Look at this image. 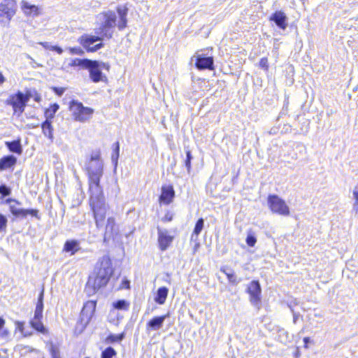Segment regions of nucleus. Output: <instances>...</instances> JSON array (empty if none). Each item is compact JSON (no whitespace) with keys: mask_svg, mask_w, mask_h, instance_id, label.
<instances>
[{"mask_svg":"<svg viewBox=\"0 0 358 358\" xmlns=\"http://www.w3.org/2000/svg\"><path fill=\"white\" fill-rule=\"evenodd\" d=\"M103 174V162L100 158L99 152H97L94 155H91V200L94 199L92 210L98 229L104 226L107 210L103 188L100 185V179Z\"/></svg>","mask_w":358,"mask_h":358,"instance_id":"nucleus-1","label":"nucleus"},{"mask_svg":"<svg viewBox=\"0 0 358 358\" xmlns=\"http://www.w3.org/2000/svg\"><path fill=\"white\" fill-rule=\"evenodd\" d=\"M117 13L119 15L118 22L117 14L113 10L104 11L96 15L93 29L94 35H91V45L97 41H102L105 38H111L116 26L120 31L127 27V8L119 6L117 8Z\"/></svg>","mask_w":358,"mask_h":358,"instance_id":"nucleus-2","label":"nucleus"},{"mask_svg":"<svg viewBox=\"0 0 358 358\" xmlns=\"http://www.w3.org/2000/svg\"><path fill=\"white\" fill-rule=\"evenodd\" d=\"M96 269H97V272L94 282V289L105 286L113 273V268L110 258L108 256L101 257L96 264Z\"/></svg>","mask_w":358,"mask_h":358,"instance_id":"nucleus-3","label":"nucleus"},{"mask_svg":"<svg viewBox=\"0 0 358 358\" xmlns=\"http://www.w3.org/2000/svg\"><path fill=\"white\" fill-rule=\"evenodd\" d=\"M69 109L76 121L85 122L90 116V108L85 107L78 100H72L69 103Z\"/></svg>","mask_w":358,"mask_h":358,"instance_id":"nucleus-4","label":"nucleus"},{"mask_svg":"<svg viewBox=\"0 0 358 358\" xmlns=\"http://www.w3.org/2000/svg\"><path fill=\"white\" fill-rule=\"evenodd\" d=\"M268 204L273 213L283 216H289L290 214L289 206L278 195H269L268 197Z\"/></svg>","mask_w":358,"mask_h":358,"instance_id":"nucleus-5","label":"nucleus"},{"mask_svg":"<svg viewBox=\"0 0 358 358\" xmlns=\"http://www.w3.org/2000/svg\"><path fill=\"white\" fill-rule=\"evenodd\" d=\"M110 66L103 62L96 60H91V80L94 83L103 82L106 83L108 78L106 75L102 73V70L109 71Z\"/></svg>","mask_w":358,"mask_h":358,"instance_id":"nucleus-6","label":"nucleus"},{"mask_svg":"<svg viewBox=\"0 0 358 358\" xmlns=\"http://www.w3.org/2000/svg\"><path fill=\"white\" fill-rule=\"evenodd\" d=\"M6 103L11 106L14 113H19V115L24 111L27 105L24 93L20 91H17L15 94H10L6 101Z\"/></svg>","mask_w":358,"mask_h":358,"instance_id":"nucleus-7","label":"nucleus"},{"mask_svg":"<svg viewBox=\"0 0 358 358\" xmlns=\"http://www.w3.org/2000/svg\"><path fill=\"white\" fill-rule=\"evenodd\" d=\"M16 10V2L15 0H3L0 3V21L8 22Z\"/></svg>","mask_w":358,"mask_h":358,"instance_id":"nucleus-8","label":"nucleus"},{"mask_svg":"<svg viewBox=\"0 0 358 358\" xmlns=\"http://www.w3.org/2000/svg\"><path fill=\"white\" fill-rule=\"evenodd\" d=\"M247 291L250 294V303L259 308L261 303L262 289L259 281L252 280L248 285Z\"/></svg>","mask_w":358,"mask_h":358,"instance_id":"nucleus-9","label":"nucleus"},{"mask_svg":"<svg viewBox=\"0 0 358 358\" xmlns=\"http://www.w3.org/2000/svg\"><path fill=\"white\" fill-rule=\"evenodd\" d=\"M195 59V66L199 70H213L214 59L213 57H206L203 54H196L192 57V61Z\"/></svg>","mask_w":358,"mask_h":358,"instance_id":"nucleus-10","label":"nucleus"},{"mask_svg":"<svg viewBox=\"0 0 358 358\" xmlns=\"http://www.w3.org/2000/svg\"><path fill=\"white\" fill-rule=\"evenodd\" d=\"M88 303L89 301H87L84 304L83 309L80 312L79 320L77 322L75 327V334L78 335L80 334L84 331V329L90 322Z\"/></svg>","mask_w":358,"mask_h":358,"instance_id":"nucleus-11","label":"nucleus"},{"mask_svg":"<svg viewBox=\"0 0 358 358\" xmlns=\"http://www.w3.org/2000/svg\"><path fill=\"white\" fill-rule=\"evenodd\" d=\"M159 248L162 251H165L173 241V236L169 234L168 230L157 227Z\"/></svg>","mask_w":358,"mask_h":358,"instance_id":"nucleus-12","label":"nucleus"},{"mask_svg":"<svg viewBox=\"0 0 358 358\" xmlns=\"http://www.w3.org/2000/svg\"><path fill=\"white\" fill-rule=\"evenodd\" d=\"M270 20L275 22V24L281 29L285 30L287 27V17L285 13L281 10L275 11L270 17Z\"/></svg>","mask_w":358,"mask_h":358,"instance_id":"nucleus-13","label":"nucleus"},{"mask_svg":"<svg viewBox=\"0 0 358 358\" xmlns=\"http://www.w3.org/2000/svg\"><path fill=\"white\" fill-rule=\"evenodd\" d=\"M175 196V191L173 186L168 185L164 186L162 188V194L159 196L160 202L164 204H170Z\"/></svg>","mask_w":358,"mask_h":358,"instance_id":"nucleus-14","label":"nucleus"},{"mask_svg":"<svg viewBox=\"0 0 358 358\" xmlns=\"http://www.w3.org/2000/svg\"><path fill=\"white\" fill-rule=\"evenodd\" d=\"M169 317V314L155 317L152 319H151L147 324V329L152 330V331H157L161 329L163 326V324L165 321V320Z\"/></svg>","mask_w":358,"mask_h":358,"instance_id":"nucleus-15","label":"nucleus"},{"mask_svg":"<svg viewBox=\"0 0 358 358\" xmlns=\"http://www.w3.org/2000/svg\"><path fill=\"white\" fill-rule=\"evenodd\" d=\"M17 158L13 155H8L0 159V171H3L15 166Z\"/></svg>","mask_w":358,"mask_h":358,"instance_id":"nucleus-16","label":"nucleus"},{"mask_svg":"<svg viewBox=\"0 0 358 358\" xmlns=\"http://www.w3.org/2000/svg\"><path fill=\"white\" fill-rule=\"evenodd\" d=\"M43 294L44 290L43 289L38 298V302L36 303V309L34 311V316L33 319H42L43 318Z\"/></svg>","mask_w":358,"mask_h":358,"instance_id":"nucleus-17","label":"nucleus"},{"mask_svg":"<svg viewBox=\"0 0 358 358\" xmlns=\"http://www.w3.org/2000/svg\"><path fill=\"white\" fill-rule=\"evenodd\" d=\"M22 9L27 15H34L36 16L39 15L38 8L36 6L31 5L24 1H22Z\"/></svg>","mask_w":358,"mask_h":358,"instance_id":"nucleus-18","label":"nucleus"},{"mask_svg":"<svg viewBox=\"0 0 358 358\" xmlns=\"http://www.w3.org/2000/svg\"><path fill=\"white\" fill-rule=\"evenodd\" d=\"M79 242L76 240L66 241L64 245L63 250L66 252H71V255L75 254L78 250Z\"/></svg>","mask_w":358,"mask_h":358,"instance_id":"nucleus-19","label":"nucleus"},{"mask_svg":"<svg viewBox=\"0 0 358 358\" xmlns=\"http://www.w3.org/2000/svg\"><path fill=\"white\" fill-rule=\"evenodd\" d=\"M43 134L47 136L51 141H53V127L52 125V121L45 120L42 125Z\"/></svg>","mask_w":358,"mask_h":358,"instance_id":"nucleus-20","label":"nucleus"},{"mask_svg":"<svg viewBox=\"0 0 358 358\" xmlns=\"http://www.w3.org/2000/svg\"><path fill=\"white\" fill-rule=\"evenodd\" d=\"M169 289L166 287H159L157 292V296L155 298V301L160 305L165 303L167 298Z\"/></svg>","mask_w":358,"mask_h":358,"instance_id":"nucleus-21","label":"nucleus"},{"mask_svg":"<svg viewBox=\"0 0 358 358\" xmlns=\"http://www.w3.org/2000/svg\"><path fill=\"white\" fill-rule=\"evenodd\" d=\"M204 227V220L203 218H199L196 222L193 233L191 235V241H196L198 236L201 232L202 229Z\"/></svg>","mask_w":358,"mask_h":358,"instance_id":"nucleus-22","label":"nucleus"},{"mask_svg":"<svg viewBox=\"0 0 358 358\" xmlns=\"http://www.w3.org/2000/svg\"><path fill=\"white\" fill-rule=\"evenodd\" d=\"M6 145L10 152L18 155L22 154V148L20 139L17 141H13L10 142H6Z\"/></svg>","mask_w":358,"mask_h":358,"instance_id":"nucleus-23","label":"nucleus"},{"mask_svg":"<svg viewBox=\"0 0 358 358\" xmlns=\"http://www.w3.org/2000/svg\"><path fill=\"white\" fill-rule=\"evenodd\" d=\"M42 319H32L30 321L31 326L36 329L37 331L45 334L48 333L47 329L44 327L43 324L41 322Z\"/></svg>","mask_w":358,"mask_h":358,"instance_id":"nucleus-24","label":"nucleus"},{"mask_svg":"<svg viewBox=\"0 0 358 358\" xmlns=\"http://www.w3.org/2000/svg\"><path fill=\"white\" fill-rule=\"evenodd\" d=\"M59 108V106L57 103L50 105L45 111V120L52 121Z\"/></svg>","mask_w":358,"mask_h":358,"instance_id":"nucleus-25","label":"nucleus"},{"mask_svg":"<svg viewBox=\"0 0 358 358\" xmlns=\"http://www.w3.org/2000/svg\"><path fill=\"white\" fill-rule=\"evenodd\" d=\"M71 66H80L83 69H90V59H73L69 64Z\"/></svg>","mask_w":358,"mask_h":358,"instance_id":"nucleus-26","label":"nucleus"},{"mask_svg":"<svg viewBox=\"0 0 358 358\" xmlns=\"http://www.w3.org/2000/svg\"><path fill=\"white\" fill-rule=\"evenodd\" d=\"M113 153L111 155V161L115 166V169H116L120 156V143L118 141L115 142L113 145Z\"/></svg>","mask_w":358,"mask_h":358,"instance_id":"nucleus-27","label":"nucleus"},{"mask_svg":"<svg viewBox=\"0 0 358 358\" xmlns=\"http://www.w3.org/2000/svg\"><path fill=\"white\" fill-rule=\"evenodd\" d=\"M220 271L224 273L227 275L229 282L236 285L240 282V280H237L236 275L232 272L231 269H228L225 267H222L220 268Z\"/></svg>","mask_w":358,"mask_h":358,"instance_id":"nucleus-28","label":"nucleus"},{"mask_svg":"<svg viewBox=\"0 0 358 358\" xmlns=\"http://www.w3.org/2000/svg\"><path fill=\"white\" fill-rule=\"evenodd\" d=\"M117 352L114 348L108 347L101 352V358H115Z\"/></svg>","mask_w":358,"mask_h":358,"instance_id":"nucleus-29","label":"nucleus"},{"mask_svg":"<svg viewBox=\"0 0 358 358\" xmlns=\"http://www.w3.org/2000/svg\"><path fill=\"white\" fill-rule=\"evenodd\" d=\"M113 306L117 310H127L129 308V303L127 301L121 299L114 302Z\"/></svg>","mask_w":358,"mask_h":358,"instance_id":"nucleus-30","label":"nucleus"},{"mask_svg":"<svg viewBox=\"0 0 358 358\" xmlns=\"http://www.w3.org/2000/svg\"><path fill=\"white\" fill-rule=\"evenodd\" d=\"M10 210L11 213L16 217H19V216L26 217L25 209L17 208L15 206L10 205Z\"/></svg>","mask_w":358,"mask_h":358,"instance_id":"nucleus-31","label":"nucleus"},{"mask_svg":"<svg viewBox=\"0 0 358 358\" xmlns=\"http://www.w3.org/2000/svg\"><path fill=\"white\" fill-rule=\"evenodd\" d=\"M124 338V333L120 334H110L107 338V341L109 343H115L122 341Z\"/></svg>","mask_w":358,"mask_h":358,"instance_id":"nucleus-32","label":"nucleus"},{"mask_svg":"<svg viewBox=\"0 0 358 358\" xmlns=\"http://www.w3.org/2000/svg\"><path fill=\"white\" fill-rule=\"evenodd\" d=\"M49 350L52 358H61L59 348L55 344L50 345Z\"/></svg>","mask_w":358,"mask_h":358,"instance_id":"nucleus-33","label":"nucleus"},{"mask_svg":"<svg viewBox=\"0 0 358 358\" xmlns=\"http://www.w3.org/2000/svg\"><path fill=\"white\" fill-rule=\"evenodd\" d=\"M80 43L85 48L87 52H90V36H83L79 38Z\"/></svg>","mask_w":358,"mask_h":358,"instance_id":"nucleus-34","label":"nucleus"},{"mask_svg":"<svg viewBox=\"0 0 358 358\" xmlns=\"http://www.w3.org/2000/svg\"><path fill=\"white\" fill-rule=\"evenodd\" d=\"M245 241L249 246L253 247L257 243V238L252 233L250 232L248 234Z\"/></svg>","mask_w":358,"mask_h":358,"instance_id":"nucleus-35","label":"nucleus"},{"mask_svg":"<svg viewBox=\"0 0 358 358\" xmlns=\"http://www.w3.org/2000/svg\"><path fill=\"white\" fill-rule=\"evenodd\" d=\"M192 159V156L190 150H186V159L185 160V165L187 169V171L189 173L191 169V160Z\"/></svg>","mask_w":358,"mask_h":358,"instance_id":"nucleus-36","label":"nucleus"},{"mask_svg":"<svg viewBox=\"0 0 358 358\" xmlns=\"http://www.w3.org/2000/svg\"><path fill=\"white\" fill-rule=\"evenodd\" d=\"M353 198L355 200L353 204V210L358 212V187H355L353 190Z\"/></svg>","mask_w":358,"mask_h":358,"instance_id":"nucleus-37","label":"nucleus"},{"mask_svg":"<svg viewBox=\"0 0 358 358\" xmlns=\"http://www.w3.org/2000/svg\"><path fill=\"white\" fill-rule=\"evenodd\" d=\"M115 225V219L113 217H108L107 220V224L106 226V230L108 232L110 231L111 232L113 231V228Z\"/></svg>","mask_w":358,"mask_h":358,"instance_id":"nucleus-38","label":"nucleus"},{"mask_svg":"<svg viewBox=\"0 0 358 358\" xmlns=\"http://www.w3.org/2000/svg\"><path fill=\"white\" fill-rule=\"evenodd\" d=\"M68 50L71 55H82L84 53V51L80 47L69 48Z\"/></svg>","mask_w":358,"mask_h":358,"instance_id":"nucleus-39","label":"nucleus"},{"mask_svg":"<svg viewBox=\"0 0 358 358\" xmlns=\"http://www.w3.org/2000/svg\"><path fill=\"white\" fill-rule=\"evenodd\" d=\"M0 194L3 196H6L11 194V190L6 185H0Z\"/></svg>","mask_w":358,"mask_h":358,"instance_id":"nucleus-40","label":"nucleus"},{"mask_svg":"<svg viewBox=\"0 0 358 358\" xmlns=\"http://www.w3.org/2000/svg\"><path fill=\"white\" fill-rule=\"evenodd\" d=\"M7 222L6 217L0 213V232L6 228Z\"/></svg>","mask_w":358,"mask_h":358,"instance_id":"nucleus-41","label":"nucleus"},{"mask_svg":"<svg viewBox=\"0 0 358 358\" xmlns=\"http://www.w3.org/2000/svg\"><path fill=\"white\" fill-rule=\"evenodd\" d=\"M173 213L171 211H167L164 216V217L162 219L163 222H171L173 218Z\"/></svg>","mask_w":358,"mask_h":358,"instance_id":"nucleus-42","label":"nucleus"},{"mask_svg":"<svg viewBox=\"0 0 358 358\" xmlns=\"http://www.w3.org/2000/svg\"><path fill=\"white\" fill-rule=\"evenodd\" d=\"M52 91L57 94L58 96H61L65 92L66 88L64 87H53L52 88Z\"/></svg>","mask_w":358,"mask_h":358,"instance_id":"nucleus-43","label":"nucleus"},{"mask_svg":"<svg viewBox=\"0 0 358 358\" xmlns=\"http://www.w3.org/2000/svg\"><path fill=\"white\" fill-rule=\"evenodd\" d=\"M25 212H26V216L27 215H31L34 217H36L38 220L40 219V217L38 216V211L36 209H27V210L25 209Z\"/></svg>","mask_w":358,"mask_h":358,"instance_id":"nucleus-44","label":"nucleus"},{"mask_svg":"<svg viewBox=\"0 0 358 358\" xmlns=\"http://www.w3.org/2000/svg\"><path fill=\"white\" fill-rule=\"evenodd\" d=\"M93 45L94 43L91 45V52H96V50H99L103 46V43H102V41H100L99 43L96 44L94 45Z\"/></svg>","mask_w":358,"mask_h":358,"instance_id":"nucleus-45","label":"nucleus"},{"mask_svg":"<svg viewBox=\"0 0 358 358\" xmlns=\"http://www.w3.org/2000/svg\"><path fill=\"white\" fill-rule=\"evenodd\" d=\"M259 66L263 69L268 68V59L266 57H263L259 61Z\"/></svg>","mask_w":358,"mask_h":358,"instance_id":"nucleus-46","label":"nucleus"},{"mask_svg":"<svg viewBox=\"0 0 358 358\" xmlns=\"http://www.w3.org/2000/svg\"><path fill=\"white\" fill-rule=\"evenodd\" d=\"M51 50L56 51L58 54H62L63 52L62 48L57 45L51 46Z\"/></svg>","mask_w":358,"mask_h":358,"instance_id":"nucleus-47","label":"nucleus"},{"mask_svg":"<svg viewBox=\"0 0 358 358\" xmlns=\"http://www.w3.org/2000/svg\"><path fill=\"white\" fill-rule=\"evenodd\" d=\"M129 281L127 280H124L122 282V285L120 286V288H125L129 289Z\"/></svg>","mask_w":358,"mask_h":358,"instance_id":"nucleus-48","label":"nucleus"},{"mask_svg":"<svg viewBox=\"0 0 358 358\" xmlns=\"http://www.w3.org/2000/svg\"><path fill=\"white\" fill-rule=\"evenodd\" d=\"M24 96L26 99V103L29 101V99L32 97V94L31 91L28 90L27 91L26 94H24Z\"/></svg>","mask_w":358,"mask_h":358,"instance_id":"nucleus-49","label":"nucleus"},{"mask_svg":"<svg viewBox=\"0 0 358 358\" xmlns=\"http://www.w3.org/2000/svg\"><path fill=\"white\" fill-rule=\"evenodd\" d=\"M195 243L194 248H193V254H195L198 249L200 247V243L198 242V238L196 239V241H194Z\"/></svg>","mask_w":358,"mask_h":358,"instance_id":"nucleus-50","label":"nucleus"},{"mask_svg":"<svg viewBox=\"0 0 358 358\" xmlns=\"http://www.w3.org/2000/svg\"><path fill=\"white\" fill-rule=\"evenodd\" d=\"M38 44H40L41 45H42L44 48L45 49H50L51 50V46L49 43L48 42H40L38 43Z\"/></svg>","mask_w":358,"mask_h":358,"instance_id":"nucleus-51","label":"nucleus"},{"mask_svg":"<svg viewBox=\"0 0 358 358\" xmlns=\"http://www.w3.org/2000/svg\"><path fill=\"white\" fill-rule=\"evenodd\" d=\"M299 315L298 313H294V312L293 311V322H294V324H296V321H297V320H298V317H299Z\"/></svg>","mask_w":358,"mask_h":358,"instance_id":"nucleus-52","label":"nucleus"},{"mask_svg":"<svg viewBox=\"0 0 358 358\" xmlns=\"http://www.w3.org/2000/svg\"><path fill=\"white\" fill-rule=\"evenodd\" d=\"M5 81V78L1 73H0V85Z\"/></svg>","mask_w":358,"mask_h":358,"instance_id":"nucleus-53","label":"nucleus"},{"mask_svg":"<svg viewBox=\"0 0 358 358\" xmlns=\"http://www.w3.org/2000/svg\"><path fill=\"white\" fill-rule=\"evenodd\" d=\"M5 321L3 318L0 317V329L3 327Z\"/></svg>","mask_w":358,"mask_h":358,"instance_id":"nucleus-54","label":"nucleus"},{"mask_svg":"<svg viewBox=\"0 0 358 358\" xmlns=\"http://www.w3.org/2000/svg\"><path fill=\"white\" fill-rule=\"evenodd\" d=\"M12 201H15V202H16L18 204L20 203L17 201H15V199H8L6 200V203H10Z\"/></svg>","mask_w":358,"mask_h":358,"instance_id":"nucleus-55","label":"nucleus"},{"mask_svg":"<svg viewBox=\"0 0 358 358\" xmlns=\"http://www.w3.org/2000/svg\"><path fill=\"white\" fill-rule=\"evenodd\" d=\"M90 303H91V305L93 306V311H94L95 310V306H96V302L93 301H90Z\"/></svg>","mask_w":358,"mask_h":358,"instance_id":"nucleus-56","label":"nucleus"},{"mask_svg":"<svg viewBox=\"0 0 358 358\" xmlns=\"http://www.w3.org/2000/svg\"><path fill=\"white\" fill-rule=\"evenodd\" d=\"M34 100L37 102H39L41 101V97L38 95H37L34 97Z\"/></svg>","mask_w":358,"mask_h":358,"instance_id":"nucleus-57","label":"nucleus"},{"mask_svg":"<svg viewBox=\"0 0 358 358\" xmlns=\"http://www.w3.org/2000/svg\"><path fill=\"white\" fill-rule=\"evenodd\" d=\"M309 340H310V338H309L308 337H305V338H303V341H304V343H305L306 344V343H308L309 342Z\"/></svg>","mask_w":358,"mask_h":358,"instance_id":"nucleus-58","label":"nucleus"},{"mask_svg":"<svg viewBox=\"0 0 358 358\" xmlns=\"http://www.w3.org/2000/svg\"><path fill=\"white\" fill-rule=\"evenodd\" d=\"M86 173L88 175V177L90 178V168L89 167H86Z\"/></svg>","mask_w":358,"mask_h":358,"instance_id":"nucleus-59","label":"nucleus"},{"mask_svg":"<svg viewBox=\"0 0 358 358\" xmlns=\"http://www.w3.org/2000/svg\"><path fill=\"white\" fill-rule=\"evenodd\" d=\"M26 57L29 59L33 60L32 57L29 55H26Z\"/></svg>","mask_w":358,"mask_h":358,"instance_id":"nucleus-60","label":"nucleus"},{"mask_svg":"<svg viewBox=\"0 0 358 358\" xmlns=\"http://www.w3.org/2000/svg\"><path fill=\"white\" fill-rule=\"evenodd\" d=\"M89 283H90V277L88 278V280L87 281L86 287L89 285Z\"/></svg>","mask_w":358,"mask_h":358,"instance_id":"nucleus-61","label":"nucleus"},{"mask_svg":"<svg viewBox=\"0 0 358 358\" xmlns=\"http://www.w3.org/2000/svg\"><path fill=\"white\" fill-rule=\"evenodd\" d=\"M90 113H91V114L93 113V110L92 108H91Z\"/></svg>","mask_w":358,"mask_h":358,"instance_id":"nucleus-62","label":"nucleus"},{"mask_svg":"<svg viewBox=\"0 0 358 358\" xmlns=\"http://www.w3.org/2000/svg\"><path fill=\"white\" fill-rule=\"evenodd\" d=\"M85 358H90V357H85Z\"/></svg>","mask_w":358,"mask_h":358,"instance_id":"nucleus-63","label":"nucleus"}]
</instances>
